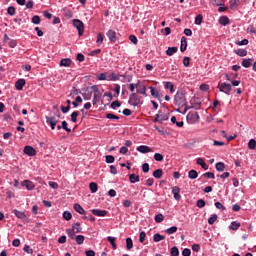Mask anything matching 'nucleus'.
<instances>
[{
    "mask_svg": "<svg viewBox=\"0 0 256 256\" xmlns=\"http://www.w3.org/2000/svg\"><path fill=\"white\" fill-rule=\"evenodd\" d=\"M32 23H34V25H39V23H41V17H39V16H34L33 18H32Z\"/></svg>",
    "mask_w": 256,
    "mask_h": 256,
    "instance_id": "obj_54",
    "label": "nucleus"
},
{
    "mask_svg": "<svg viewBox=\"0 0 256 256\" xmlns=\"http://www.w3.org/2000/svg\"><path fill=\"white\" fill-rule=\"evenodd\" d=\"M179 49L177 47H168V49L166 50V55H168V57H171L173 54L177 53Z\"/></svg>",
    "mask_w": 256,
    "mask_h": 256,
    "instance_id": "obj_22",
    "label": "nucleus"
},
{
    "mask_svg": "<svg viewBox=\"0 0 256 256\" xmlns=\"http://www.w3.org/2000/svg\"><path fill=\"white\" fill-rule=\"evenodd\" d=\"M139 153H151L153 151L149 146L141 145L136 148Z\"/></svg>",
    "mask_w": 256,
    "mask_h": 256,
    "instance_id": "obj_13",
    "label": "nucleus"
},
{
    "mask_svg": "<svg viewBox=\"0 0 256 256\" xmlns=\"http://www.w3.org/2000/svg\"><path fill=\"white\" fill-rule=\"evenodd\" d=\"M81 229H82L81 224L77 222L72 225V229H70V231L77 234V233H81Z\"/></svg>",
    "mask_w": 256,
    "mask_h": 256,
    "instance_id": "obj_18",
    "label": "nucleus"
},
{
    "mask_svg": "<svg viewBox=\"0 0 256 256\" xmlns=\"http://www.w3.org/2000/svg\"><path fill=\"white\" fill-rule=\"evenodd\" d=\"M183 65H184V67H189V65H191V58H189V57H184V59H183Z\"/></svg>",
    "mask_w": 256,
    "mask_h": 256,
    "instance_id": "obj_51",
    "label": "nucleus"
},
{
    "mask_svg": "<svg viewBox=\"0 0 256 256\" xmlns=\"http://www.w3.org/2000/svg\"><path fill=\"white\" fill-rule=\"evenodd\" d=\"M117 107H121V102H119V100H116V101L111 103V108L112 109H117Z\"/></svg>",
    "mask_w": 256,
    "mask_h": 256,
    "instance_id": "obj_57",
    "label": "nucleus"
},
{
    "mask_svg": "<svg viewBox=\"0 0 256 256\" xmlns=\"http://www.w3.org/2000/svg\"><path fill=\"white\" fill-rule=\"evenodd\" d=\"M89 189H90L91 193H97V189H98L97 183L91 182L89 184Z\"/></svg>",
    "mask_w": 256,
    "mask_h": 256,
    "instance_id": "obj_36",
    "label": "nucleus"
},
{
    "mask_svg": "<svg viewBox=\"0 0 256 256\" xmlns=\"http://www.w3.org/2000/svg\"><path fill=\"white\" fill-rule=\"evenodd\" d=\"M219 23H220V25H223L224 27L229 25V17H227V16L220 17Z\"/></svg>",
    "mask_w": 256,
    "mask_h": 256,
    "instance_id": "obj_24",
    "label": "nucleus"
},
{
    "mask_svg": "<svg viewBox=\"0 0 256 256\" xmlns=\"http://www.w3.org/2000/svg\"><path fill=\"white\" fill-rule=\"evenodd\" d=\"M146 238H147V234L145 233V231L140 232V234H139V241L141 243H145V239Z\"/></svg>",
    "mask_w": 256,
    "mask_h": 256,
    "instance_id": "obj_43",
    "label": "nucleus"
},
{
    "mask_svg": "<svg viewBox=\"0 0 256 256\" xmlns=\"http://www.w3.org/2000/svg\"><path fill=\"white\" fill-rule=\"evenodd\" d=\"M155 161H163V155L161 153L154 154Z\"/></svg>",
    "mask_w": 256,
    "mask_h": 256,
    "instance_id": "obj_59",
    "label": "nucleus"
},
{
    "mask_svg": "<svg viewBox=\"0 0 256 256\" xmlns=\"http://www.w3.org/2000/svg\"><path fill=\"white\" fill-rule=\"evenodd\" d=\"M92 215H95L96 217H105L107 215V210L92 209Z\"/></svg>",
    "mask_w": 256,
    "mask_h": 256,
    "instance_id": "obj_12",
    "label": "nucleus"
},
{
    "mask_svg": "<svg viewBox=\"0 0 256 256\" xmlns=\"http://www.w3.org/2000/svg\"><path fill=\"white\" fill-rule=\"evenodd\" d=\"M62 129L67 133H71V128L68 127L67 121H62Z\"/></svg>",
    "mask_w": 256,
    "mask_h": 256,
    "instance_id": "obj_48",
    "label": "nucleus"
},
{
    "mask_svg": "<svg viewBox=\"0 0 256 256\" xmlns=\"http://www.w3.org/2000/svg\"><path fill=\"white\" fill-rule=\"evenodd\" d=\"M129 40H130L131 43H133L134 45H137V43H138L137 36H135V35H130V36H129Z\"/></svg>",
    "mask_w": 256,
    "mask_h": 256,
    "instance_id": "obj_60",
    "label": "nucleus"
},
{
    "mask_svg": "<svg viewBox=\"0 0 256 256\" xmlns=\"http://www.w3.org/2000/svg\"><path fill=\"white\" fill-rule=\"evenodd\" d=\"M180 51L184 53V51H187V38L183 36L181 38V46H180Z\"/></svg>",
    "mask_w": 256,
    "mask_h": 256,
    "instance_id": "obj_17",
    "label": "nucleus"
},
{
    "mask_svg": "<svg viewBox=\"0 0 256 256\" xmlns=\"http://www.w3.org/2000/svg\"><path fill=\"white\" fill-rule=\"evenodd\" d=\"M60 117L61 115L59 114L57 116H45L46 123L50 125L52 131H54L55 127H57V123H59Z\"/></svg>",
    "mask_w": 256,
    "mask_h": 256,
    "instance_id": "obj_2",
    "label": "nucleus"
},
{
    "mask_svg": "<svg viewBox=\"0 0 256 256\" xmlns=\"http://www.w3.org/2000/svg\"><path fill=\"white\" fill-rule=\"evenodd\" d=\"M106 36L108 37L109 41H111V43L117 42V32H115V30H108Z\"/></svg>",
    "mask_w": 256,
    "mask_h": 256,
    "instance_id": "obj_8",
    "label": "nucleus"
},
{
    "mask_svg": "<svg viewBox=\"0 0 256 256\" xmlns=\"http://www.w3.org/2000/svg\"><path fill=\"white\" fill-rule=\"evenodd\" d=\"M138 89L136 90V93H139L140 95H144V97H147V87L141 86L138 84Z\"/></svg>",
    "mask_w": 256,
    "mask_h": 256,
    "instance_id": "obj_19",
    "label": "nucleus"
},
{
    "mask_svg": "<svg viewBox=\"0 0 256 256\" xmlns=\"http://www.w3.org/2000/svg\"><path fill=\"white\" fill-rule=\"evenodd\" d=\"M24 251H25V253H28L29 255H33V250L31 248V246H29V245L24 246Z\"/></svg>",
    "mask_w": 256,
    "mask_h": 256,
    "instance_id": "obj_58",
    "label": "nucleus"
},
{
    "mask_svg": "<svg viewBox=\"0 0 256 256\" xmlns=\"http://www.w3.org/2000/svg\"><path fill=\"white\" fill-rule=\"evenodd\" d=\"M7 13H8V15H11V17H13V15H15V13H17V11H16L15 7L10 6V7H8Z\"/></svg>",
    "mask_w": 256,
    "mask_h": 256,
    "instance_id": "obj_47",
    "label": "nucleus"
},
{
    "mask_svg": "<svg viewBox=\"0 0 256 256\" xmlns=\"http://www.w3.org/2000/svg\"><path fill=\"white\" fill-rule=\"evenodd\" d=\"M142 171H143L144 173H149V163H144V164L142 165Z\"/></svg>",
    "mask_w": 256,
    "mask_h": 256,
    "instance_id": "obj_61",
    "label": "nucleus"
},
{
    "mask_svg": "<svg viewBox=\"0 0 256 256\" xmlns=\"http://www.w3.org/2000/svg\"><path fill=\"white\" fill-rule=\"evenodd\" d=\"M170 255L171 256H179V248H177V246L172 247L171 251H170Z\"/></svg>",
    "mask_w": 256,
    "mask_h": 256,
    "instance_id": "obj_39",
    "label": "nucleus"
},
{
    "mask_svg": "<svg viewBox=\"0 0 256 256\" xmlns=\"http://www.w3.org/2000/svg\"><path fill=\"white\" fill-rule=\"evenodd\" d=\"M14 215H16V217L18 219H22L23 221H25V219H27V216L25 215V212L19 211V210H14Z\"/></svg>",
    "mask_w": 256,
    "mask_h": 256,
    "instance_id": "obj_20",
    "label": "nucleus"
},
{
    "mask_svg": "<svg viewBox=\"0 0 256 256\" xmlns=\"http://www.w3.org/2000/svg\"><path fill=\"white\" fill-rule=\"evenodd\" d=\"M196 206L199 207V209H203V207H205V200L199 199L196 203Z\"/></svg>",
    "mask_w": 256,
    "mask_h": 256,
    "instance_id": "obj_50",
    "label": "nucleus"
},
{
    "mask_svg": "<svg viewBox=\"0 0 256 256\" xmlns=\"http://www.w3.org/2000/svg\"><path fill=\"white\" fill-rule=\"evenodd\" d=\"M236 55H239V57H247V50L245 49H237L234 51Z\"/></svg>",
    "mask_w": 256,
    "mask_h": 256,
    "instance_id": "obj_30",
    "label": "nucleus"
},
{
    "mask_svg": "<svg viewBox=\"0 0 256 256\" xmlns=\"http://www.w3.org/2000/svg\"><path fill=\"white\" fill-rule=\"evenodd\" d=\"M24 153L25 155H28V157H35V155H37V150H35L33 146H25Z\"/></svg>",
    "mask_w": 256,
    "mask_h": 256,
    "instance_id": "obj_6",
    "label": "nucleus"
},
{
    "mask_svg": "<svg viewBox=\"0 0 256 256\" xmlns=\"http://www.w3.org/2000/svg\"><path fill=\"white\" fill-rule=\"evenodd\" d=\"M153 177L155 179H161L163 177V170L162 169H157L153 172Z\"/></svg>",
    "mask_w": 256,
    "mask_h": 256,
    "instance_id": "obj_28",
    "label": "nucleus"
},
{
    "mask_svg": "<svg viewBox=\"0 0 256 256\" xmlns=\"http://www.w3.org/2000/svg\"><path fill=\"white\" fill-rule=\"evenodd\" d=\"M107 241L112 245V249H117V244L115 243V237L108 236Z\"/></svg>",
    "mask_w": 256,
    "mask_h": 256,
    "instance_id": "obj_34",
    "label": "nucleus"
},
{
    "mask_svg": "<svg viewBox=\"0 0 256 256\" xmlns=\"http://www.w3.org/2000/svg\"><path fill=\"white\" fill-rule=\"evenodd\" d=\"M239 227H241V223L234 221L230 224L229 229H231L232 231H237Z\"/></svg>",
    "mask_w": 256,
    "mask_h": 256,
    "instance_id": "obj_31",
    "label": "nucleus"
},
{
    "mask_svg": "<svg viewBox=\"0 0 256 256\" xmlns=\"http://www.w3.org/2000/svg\"><path fill=\"white\" fill-rule=\"evenodd\" d=\"M79 117V112L78 111H74L71 114V121L72 123H77V118Z\"/></svg>",
    "mask_w": 256,
    "mask_h": 256,
    "instance_id": "obj_40",
    "label": "nucleus"
},
{
    "mask_svg": "<svg viewBox=\"0 0 256 256\" xmlns=\"http://www.w3.org/2000/svg\"><path fill=\"white\" fill-rule=\"evenodd\" d=\"M73 60L69 58H64L60 61V67H71Z\"/></svg>",
    "mask_w": 256,
    "mask_h": 256,
    "instance_id": "obj_14",
    "label": "nucleus"
},
{
    "mask_svg": "<svg viewBox=\"0 0 256 256\" xmlns=\"http://www.w3.org/2000/svg\"><path fill=\"white\" fill-rule=\"evenodd\" d=\"M73 26L77 28L78 35L81 37L83 33H85V25L83 22L79 19L73 20Z\"/></svg>",
    "mask_w": 256,
    "mask_h": 256,
    "instance_id": "obj_5",
    "label": "nucleus"
},
{
    "mask_svg": "<svg viewBox=\"0 0 256 256\" xmlns=\"http://www.w3.org/2000/svg\"><path fill=\"white\" fill-rule=\"evenodd\" d=\"M106 163H115V157L113 155H106Z\"/></svg>",
    "mask_w": 256,
    "mask_h": 256,
    "instance_id": "obj_49",
    "label": "nucleus"
},
{
    "mask_svg": "<svg viewBox=\"0 0 256 256\" xmlns=\"http://www.w3.org/2000/svg\"><path fill=\"white\" fill-rule=\"evenodd\" d=\"M74 210L76 211V213H79L80 215H87V211L83 209L81 204H74Z\"/></svg>",
    "mask_w": 256,
    "mask_h": 256,
    "instance_id": "obj_15",
    "label": "nucleus"
},
{
    "mask_svg": "<svg viewBox=\"0 0 256 256\" xmlns=\"http://www.w3.org/2000/svg\"><path fill=\"white\" fill-rule=\"evenodd\" d=\"M167 235H173V233H177V226H172L166 230Z\"/></svg>",
    "mask_w": 256,
    "mask_h": 256,
    "instance_id": "obj_41",
    "label": "nucleus"
},
{
    "mask_svg": "<svg viewBox=\"0 0 256 256\" xmlns=\"http://www.w3.org/2000/svg\"><path fill=\"white\" fill-rule=\"evenodd\" d=\"M239 7V0H230V8Z\"/></svg>",
    "mask_w": 256,
    "mask_h": 256,
    "instance_id": "obj_52",
    "label": "nucleus"
},
{
    "mask_svg": "<svg viewBox=\"0 0 256 256\" xmlns=\"http://www.w3.org/2000/svg\"><path fill=\"white\" fill-rule=\"evenodd\" d=\"M153 241H154V243H159V241H165V236L157 233L154 235Z\"/></svg>",
    "mask_w": 256,
    "mask_h": 256,
    "instance_id": "obj_26",
    "label": "nucleus"
},
{
    "mask_svg": "<svg viewBox=\"0 0 256 256\" xmlns=\"http://www.w3.org/2000/svg\"><path fill=\"white\" fill-rule=\"evenodd\" d=\"M188 177L189 179H197V177H199V173L197 172V170H190L188 172Z\"/></svg>",
    "mask_w": 256,
    "mask_h": 256,
    "instance_id": "obj_27",
    "label": "nucleus"
},
{
    "mask_svg": "<svg viewBox=\"0 0 256 256\" xmlns=\"http://www.w3.org/2000/svg\"><path fill=\"white\" fill-rule=\"evenodd\" d=\"M66 233L68 234V237L70 239H75V235H77L75 232H73L71 229H67Z\"/></svg>",
    "mask_w": 256,
    "mask_h": 256,
    "instance_id": "obj_55",
    "label": "nucleus"
},
{
    "mask_svg": "<svg viewBox=\"0 0 256 256\" xmlns=\"http://www.w3.org/2000/svg\"><path fill=\"white\" fill-rule=\"evenodd\" d=\"M217 214H213L209 219H208V223L209 225H213L215 223V221H217Z\"/></svg>",
    "mask_w": 256,
    "mask_h": 256,
    "instance_id": "obj_46",
    "label": "nucleus"
},
{
    "mask_svg": "<svg viewBox=\"0 0 256 256\" xmlns=\"http://www.w3.org/2000/svg\"><path fill=\"white\" fill-rule=\"evenodd\" d=\"M165 89H169L170 93H175V85L172 82H166Z\"/></svg>",
    "mask_w": 256,
    "mask_h": 256,
    "instance_id": "obj_32",
    "label": "nucleus"
},
{
    "mask_svg": "<svg viewBox=\"0 0 256 256\" xmlns=\"http://www.w3.org/2000/svg\"><path fill=\"white\" fill-rule=\"evenodd\" d=\"M215 167L217 171H220V172L225 171V163L223 162L216 163Z\"/></svg>",
    "mask_w": 256,
    "mask_h": 256,
    "instance_id": "obj_33",
    "label": "nucleus"
},
{
    "mask_svg": "<svg viewBox=\"0 0 256 256\" xmlns=\"http://www.w3.org/2000/svg\"><path fill=\"white\" fill-rule=\"evenodd\" d=\"M155 221L156 223H163V219H165V217L163 216V214H158L155 216Z\"/></svg>",
    "mask_w": 256,
    "mask_h": 256,
    "instance_id": "obj_45",
    "label": "nucleus"
},
{
    "mask_svg": "<svg viewBox=\"0 0 256 256\" xmlns=\"http://www.w3.org/2000/svg\"><path fill=\"white\" fill-rule=\"evenodd\" d=\"M218 89L221 93H225V95H231V91L233 88L231 84H227L225 82L223 83L219 82Z\"/></svg>",
    "mask_w": 256,
    "mask_h": 256,
    "instance_id": "obj_4",
    "label": "nucleus"
},
{
    "mask_svg": "<svg viewBox=\"0 0 256 256\" xmlns=\"http://www.w3.org/2000/svg\"><path fill=\"white\" fill-rule=\"evenodd\" d=\"M197 165H200L204 171H207L209 169V165L205 163V160L203 158H197L196 160Z\"/></svg>",
    "mask_w": 256,
    "mask_h": 256,
    "instance_id": "obj_16",
    "label": "nucleus"
},
{
    "mask_svg": "<svg viewBox=\"0 0 256 256\" xmlns=\"http://www.w3.org/2000/svg\"><path fill=\"white\" fill-rule=\"evenodd\" d=\"M75 241H76L77 245H83V243H85V236L77 235L75 237Z\"/></svg>",
    "mask_w": 256,
    "mask_h": 256,
    "instance_id": "obj_29",
    "label": "nucleus"
},
{
    "mask_svg": "<svg viewBox=\"0 0 256 256\" xmlns=\"http://www.w3.org/2000/svg\"><path fill=\"white\" fill-rule=\"evenodd\" d=\"M63 218H64L66 221H71V219H73V214H71V212L65 211V212L63 213Z\"/></svg>",
    "mask_w": 256,
    "mask_h": 256,
    "instance_id": "obj_38",
    "label": "nucleus"
},
{
    "mask_svg": "<svg viewBox=\"0 0 256 256\" xmlns=\"http://www.w3.org/2000/svg\"><path fill=\"white\" fill-rule=\"evenodd\" d=\"M204 177H207L208 179H215V174L212 172H206L204 173Z\"/></svg>",
    "mask_w": 256,
    "mask_h": 256,
    "instance_id": "obj_62",
    "label": "nucleus"
},
{
    "mask_svg": "<svg viewBox=\"0 0 256 256\" xmlns=\"http://www.w3.org/2000/svg\"><path fill=\"white\" fill-rule=\"evenodd\" d=\"M172 194L176 201H181V188L179 186L172 187Z\"/></svg>",
    "mask_w": 256,
    "mask_h": 256,
    "instance_id": "obj_7",
    "label": "nucleus"
},
{
    "mask_svg": "<svg viewBox=\"0 0 256 256\" xmlns=\"http://www.w3.org/2000/svg\"><path fill=\"white\" fill-rule=\"evenodd\" d=\"M182 255H183V256H191V249L185 248V249L182 251Z\"/></svg>",
    "mask_w": 256,
    "mask_h": 256,
    "instance_id": "obj_63",
    "label": "nucleus"
},
{
    "mask_svg": "<svg viewBox=\"0 0 256 256\" xmlns=\"http://www.w3.org/2000/svg\"><path fill=\"white\" fill-rule=\"evenodd\" d=\"M200 90H201V91H209V85H207V84H201V85H200Z\"/></svg>",
    "mask_w": 256,
    "mask_h": 256,
    "instance_id": "obj_64",
    "label": "nucleus"
},
{
    "mask_svg": "<svg viewBox=\"0 0 256 256\" xmlns=\"http://www.w3.org/2000/svg\"><path fill=\"white\" fill-rule=\"evenodd\" d=\"M26 83L27 82L25 81V79H19L15 83V88L17 89V91H23V88L25 87Z\"/></svg>",
    "mask_w": 256,
    "mask_h": 256,
    "instance_id": "obj_10",
    "label": "nucleus"
},
{
    "mask_svg": "<svg viewBox=\"0 0 256 256\" xmlns=\"http://www.w3.org/2000/svg\"><path fill=\"white\" fill-rule=\"evenodd\" d=\"M97 79L99 81H109V78H107V75L105 73H101L97 76Z\"/></svg>",
    "mask_w": 256,
    "mask_h": 256,
    "instance_id": "obj_44",
    "label": "nucleus"
},
{
    "mask_svg": "<svg viewBox=\"0 0 256 256\" xmlns=\"http://www.w3.org/2000/svg\"><path fill=\"white\" fill-rule=\"evenodd\" d=\"M150 91H151V95L152 97H155V99H159L161 96L159 95V92L157 91V89H155V87L150 86L149 87Z\"/></svg>",
    "mask_w": 256,
    "mask_h": 256,
    "instance_id": "obj_25",
    "label": "nucleus"
},
{
    "mask_svg": "<svg viewBox=\"0 0 256 256\" xmlns=\"http://www.w3.org/2000/svg\"><path fill=\"white\" fill-rule=\"evenodd\" d=\"M128 103L133 107H137L138 105H141L143 102H141V98L137 95V93H132L129 96Z\"/></svg>",
    "mask_w": 256,
    "mask_h": 256,
    "instance_id": "obj_3",
    "label": "nucleus"
},
{
    "mask_svg": "<svg viewBox=\"0 0 256 256\" xmlns=\"http://www.w3.org/2000/svg\"><path fill=\"white\" fill-rule=\"evenodd\" d=\"M256 148V141L255 139H251L248 142V149H251V151H255Z\"/></svg>",
    "mask_w": 256,
    "mask_h": 256,
    "instance_id": "obj_35",
    "label": "nucleus"
},
{
    "mask_svg": "<svg viewBox=\"0 0 256 256\" xmlns=\"http://www.w3.org/2000/svg\"><path fill=\"white\" fill-rule=\"evenodd\" d=\"M251 63H253V59H251V58L243 59L242 60V67H245L246 69H249V67H251Z\"/></svg>",
    "mask_w": 256,
    "mask_h": 256,
    "instance_id": "obj_21",
    "label": "nucleus"
},
{
    "mask_svg": "<svg viewBox=\"0 0 256 256\" xmlns=\"http://www.w3.org/2000/svg\"><path fill=\"white\" fill-rule=\"evenodd\" d=\"M49 187L52 189H59V184L57 182L49 181L48 182Z\"/></svg>",
    "mask_w": 256,
    "mask_h": 256,
    "instance_id": "obj_56",
    "label": "nucleus"
},
{
    "mask_svg": "<svg viewBox=\"0 0 256 256\" xmlns=\"http://www.w3.org/2000/svg\"><path fill=\"white\" fill-rule=\"evenodd\" d=\"M140 179L141 178L139 177V175H135V174L129 175L130 183H139Z\"/></svg>",
    "mask_w": 256,
    "mask_h": 256,
    "instance_id": "obj_23",
    "label": "nucleus"
},
{
    "mask_svg": "<svg viewBox=\"0 0 256 256\" xmlns=\"http://www.w3.org/2000/svg\"><path fill=\"white\" fill-rule=\"evenodd\" d=\"M103 43V34L102 33H99L97 35V40H96V44L97 45H101Z\"/></svg>",
    "mask_w": 256,
    "mask_h": 256,
    "instance_id": "obj_53",
    "label": "nucleus"
},
{
    "mask_svg": "<svg viewBox=\"0 0 256 256\" xmlns=\"http://www.w3.org/2000/svg\"><path fill=\"white\" fill-rule=\"evenodd\" d=\"M174 103L180 107L187 106V97L185 96L184 92H177L174 96Z\"/></svg>",
    "mask_w": 256,
    "mask_h": 256,
    "instance_id": "obj_1",
    "label": "nucleus"
},
{
    "mask_svg": "<svg viewBox=\"0 0 256 256\" xmlns=\"http://www.w3.org/2000/svg\"><path fill=\"white\" fill-rule=\"evenodd\" d=\"M133 247V239L126 238V249L128 251H131V248Z\"/></svg>",
    "mask_w": 256,
    "mask_h": 256,
    "instance_id": "obj_37",
    "label": "nucleus"
},
{
    "mask_svg": "<svg viewBox=\"0 0 256 256\" xmlns=\"http://www.w3.org/2000/svg\"><path fill=\"white\" fill-rule=\"evenodd\" d=\"M22 187H26L28 191H33V189H35V184H33V182L30 180H24L22 182Z\"/></svg>",
    "mask_w": 256,
    "mask_h": 256,
    "instance_id": "obj_11",
    "label": "nucleus"
},
{
    "mask_svg": "<svg viewBox=\"0 0 256 256\" xmlns=\"http://www.w3.org/2000/svg\"><path fill=\"white\" fill-rule=\"evenodd\" d=\"M203 23V15L199 14L195 18V25H201Z\"/></svg>",
    "mask_w": 256,
    "mask_h": 256,
    "instance_id": "obj_42",
    "label": "nucleus"
},
{
    "mask_svg": "<svg viewBox=\"0 0 256 256\" xmlns=\"http://www.w3.org/2000/svg\"><path fill=\"white\" fill-rule=\"evenodd\" d=\"M187 119H190L191 123H197V122H199V119H200L199 113L198 112H193V113L190 112L187 115Z\"/></svg>",
    "mask_w": 256,
    "mask_h": 256,
    "instance_id": "obj_9",
    "label": "nucleus"
}]
</instances>
